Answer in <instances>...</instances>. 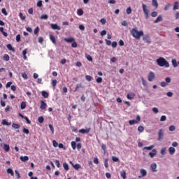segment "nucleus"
<instances>
[{
  "mask_svg": "<svg viewBox=\"0 0 179 179\" xmlns=\"http://www.w3.org/2000/svg\"><path fill=\"white\" fill-rule=\"evenodd\" d=\"M131 36L136 38V40H139L142 36H143V31H138L137 28H133L130 31Z\"/></svg>",
  "mask_w": 179,
  "mask_h": 179,
  "instance_id": "1",
  "label": "nucleus"
},
{
  "mask_svg": "<svg viewBox=\"0 0 179 179\" xmlns=\"http://www.w3.org/2000/svg\"><path fill=\"white\" fill-rule=\"evenodd\" d=\"M156 62L159 66H165V68H169L170 66V64L164 57H159L157 59Z\"/></svg>",
  "mask_w": 179,
  "mask_h": 179,
  "instance_id": "2",
  "label": "nucleus"
},
{
  "mask_svg": "<svg viewBox=\"0 0 179 179\" xmlns=\"http://www.w3.org/2000/svg\"><path fill=\"white\" fill-rule=\"evenodd\" d=\"M142 8L144 14L145 15V19H149V10H148V6H146L145 3H143Z\"/></svg>",
  "mask_w": 179,
  "mask_h": 179,
  "instance_id": "3",
  "label": "nucleus"
},
{
  "mask_svg": "<svg viewBox=\"0 0 179 179\" xmlns=\"http://www.w3.org/2000/svg\"><path fill=\"white\" fill-rule=\"evenodd\" d=\"M140 121H141V116L137 115L136 120H129V124L130 125H134V124H138V122H139Z\"/></svg>",
  "mask_w": 179,
  "mask_h": 179,
  "instance_id": "4",
  "label": "nucleus"
},
{
  "mask_svg": "<svg viewBox=\"0 0 179 179\" xmlns=\"http://www.w3.org/2000/svg\"><path fill=\"white\" fill-rule=\"evenodd\" d=\"M156 78V75L153 71H151L148 74V81L149 82H153V80Z\"/></svg>",
  "mask_w": 179,
  "mask_h": 179,
  "instance_id": "5",
  "label": "nucleus"
},
{
  "mask_svg": "<svg viewBox=\"0 0 179 179\" xmlns=\"http://www.w3.org/2000/svg\"><path fill=\"white\" fill-rule=\"evenodd\" d=\"M164 136V132H163V129H159L158 132V141L159 142H162Z\"/></svg>",
  "mask_w": 179,
  "mask_h": 179,
  "instance_id": "6",
  "label": "nucleus"
},
{
  "mask_svg": "<svg viewBox=\"0 0 179 179\" xmlns=\"http://www.w3.org/2000/svg\"><path fill=\"white\" fill-rule=\"evenodd\" d=\"M156 155H157V150H156V149H153L152 152H149V156H150L152 159H153Z\"/></svg>",
  "mask_w": 179,
  "mask_h": 179,
  "instance_id": "7",
  "label": "nucleus"
},
{
  "mask_svg": "<svg viewBox=\"0 0 179 179\" xmlns=\"http://www.w3.org/2000/svg\"><path fill=\"white\" fill-rule=\"evenodd\" d=\"M50 27L53 30H61V27L58 26V24H51Z\"/></svg>",
  "mask_w": 179,
  "mask_h": 179,
  "instance_id": "8",
  "label": "nucleus"
},
{
  "mask_svg": "<svg viewBox=\"0 0 179 179\" xmlns=\"http://www.w3.org/2000/svg\"><path fill=\"white\" fill-rule=\"evenodd\" d=\"M143 41L147 42L148 44H150L152 43V41H150V38H149L148 35H145L143 37Z\"/></svg>",
  "mask_w": 179,
  "mask_h": 179,
  "instance_id": "9",
  "label": "nucleus"
},
{
  "mask_svg": "<svg viewBox=\"0 0 179 179\" xmlns=\"http://www.w3.org/2000/svg\"><path fill=\"white\" fill-rule=\"evenodd\" d=\"M40 108L41 110H45L47 108V103L44 101H41Z\"/></svg>",
  "mask_w": 179,
  "mask_h": 179,
  "instance_id": "10",
  "label": "nucleus"
},
{
  "mask_svg": "<svg viewBox=\"0 0 179 179\" xmlns=\"http://www.w3.org/2000/svg\"><path fill=\"white\" fill-rule=\"evenodd\" d=\"M127 97L129 100H132V99H134V97H135V93L129 92L127 94Z\"/></svg>",
  "mask_w": 179,
  "mask_h": 179,
  "instance_id": "11",
  "label": "nucleus"
},
{
  "mask_svg": "<svg viewBox=\"0 0 179 179\" xmlns=\"http://www.w3.org/2000/svg\"><path fill=\"white\" fill-rule=\"evenodd\" d=\"M80 134H89L90 132V129H81L79 130Z\"/></svg>",
  "mask_w": 179,
  "mask_h": 179,
  "instance_id": "12",
  "label": "nucleus"
},
{
  "mask_svg": "<svg viewBox=\"0 0 179 179\" xmlns=\"http://www.w3.org/2000/svg\"><path fill=\"white\" fill-rule=\"evenodd\" d=\"M70 164H71L73 167V169H75V170H78L79 169H80V164H73V163H72V162L70 161Z\"/></svg>",
  "mask_w": 179,
  "mask_h": 179,
  "instance_id": "13",
  "label": "nucleus"
},
{
  "mask_svg": "<svg viewBox=\"0 0 179 179\" xmlns=\"http://www.w3.org/2000/svg\"><path fill=\"white\" fill-rule=\"evenodd\" d=\"M151 169H152V173L157 171V170H156V169H157V165L156 164V163H152L151 164Z\"/></svg>",
  "mask_w": 179,
  "mask_h": 179,
  "instance_id": "14",
  "label": "nucleus"
},
{
  "mask_svg": "<svg viewBox=\"0 0 179 179\" xmlns=\"http://www.w3.org/2000/svg\"><path fill=\"white\" fill-rule=\"evenodd\" d=\"M50 40L55 44V45H57V41L55 40V36L53 35L49 36Z\"/></svg>",
  "mask_w": 179,
  "mask_h": 179,
  "instance_id": "15",
  "label": "nucleus"
},
{
  "mask_svg": "<svg viewBox=\"0 0 179 179\" xmlns=\"http://www.w3.org/2000/svg\"><path fill=\"white\" fill-rule=\"evenodd\" d=\"M64 41H66V43H73V41H75V38L73 37L65 38Z\"/></svg>",
  "mask_w": 179,
  "mask_h": 179,
  "instance_id": "16",
  "label": "nucleus"
},
{
  "mask_svg": "<svg viewBox=\"0 0 179 179\" xmlns=\"http://www.w3.org/2000/svg\"><path fill=\"white\" fill-rule=\"evenodd\" d=\"M152 6L155 7V9H157V8H159V3L157 2V0H152Z\"/></svg>",
  "mask_w": 179,
  "mask_h": 179,
  "instance_id": "17",
  "label": "nucleus"
},
{
  "mask_svg": "<svg viewBox=\"0 0 179 179\" xmlns=\"http://www.w3.org/2000/svg\"><path fill=\"white\" fill-rule=\"evenodd\" d=\"M163 20V16L159 15L157 19L154 21V23H159Z\"/></svg>",
  "mask_w": 179,
  "mask_h": 179,
  "instance_id": "18",
  "label": "nucleus"
},
{
  "mask_svg": "<svg viewBox=\"0 0 179 179\" xmlns=\"http://www.w3.org/2000/svg\"><path fill=\"white\" fill-rule=\"evenodd\" d=\"M140 173L142 177H146V176L148 175V172L146 171V170L143 169L140 170Z\"/></svg>",
  "mask_w": 179,
  "mask_h": 179,
  "instance_id": "19",
  "label": "nucleus"
},
{
  "mask_svg": "<svg viewBox=\"0 0 179 179\" xmlns=\"http://www.w3.org/2000/svg\"><path fill=\"white\" fill-rule=\"evenodd\" d=\"M169 151V155H174V153H176V148H174L173 147H170Z\"/></svg>",
  "mask_w": 179,
  "mask_h": 179,
  "instance_id": "20",
  "label": "nucleus"
},
{
  "mask_svg": "<svg viewBox=\"0 0 179 179\" xmlns=\"http://www.w3.org/2000/svg\"><path fill=\"white\" fill-rule=\"evenodd\" d=\"M41 94L43 96V97H44V99H48V92H45V91H42L41 92Z\"/></svg>",
  "mask_w": 179,
  "mask_h": 179,
  "instance_id": "21",
  "label": "nucleus"
},
{
  "mask_svg": "<svg viewBox=\"0 0 179 179\" xmlns=\"http://www.w3.org/2000/svg\"><path fill=\"white\" fill-rule=\"evenodd\" d=\"M120 176H121V177H122L123 179L127 178V173L125 172L124 170H122V171L120 172Z\"/></svg>",
  "mask_w": 179,
  "mask_h": 179,
  "instance_id": "22",
  "label": "nucleus"
},
{
  "mask_svg": "<svg viewBox=\"0 0 179 179\" xmlns=\"http://www.w3.org/2000/svg\"><path fill=\"white\" fill-rule=\"evenodd\" d=\"M173 10H177L179 9V3L178 1H176L173 5Z\"/></svg>",
  "mask_w": 179,
  "mask_h": 179,
  "instance_id": "23",
  "label": "nucleus"
},
{
  "mask_svg": "<svg viewBox=\"0 0 179 179\" xmlns=\"http://www.w3.org/2000/svg\"><path fill=\"white\" fill-rule=\"evenodd\" d=\"M3 149H4L6 152H9V150H10V147H9V145L8 144H4Z\"/></svg>",
  "mask_w": 179,
  "mask_h": 179,
  "instance_id": "24",
  "label": "nucleus"
},
{
  "mask_svg": "<svg viewBox=\"0 0 179 179\" xmlns=\"http://www.w3.org/2000/svg\"><path fill=\"white\" fill-rule=\"evenodd\" d=\"M8 50H9V51H13V52H15V48L13 47H12V45L10 44H8L6 45Z\"/></svg>",
  "mask_w": 179,
  "mask_h": 179,
  "instance_id": "25",
  "label": "nucleus"
},
{
  "mask_svg": "<svg viewBox=\"0 0 179 179\" xmlns=\"http://www.w3.org/2000/svg\"><path fill=\"white\" fill-rule=\"evenodd\" d=\"M153 148H155V145H151L148 147H144L143 150H152V149H153Z\"/></svg>",
  "mask_w": 179,
  "mask_h": 179,
  "instance_id": "26",
  "label": "nucleus"
},
{
  "mask_svg": "<svg viewBox=\"0 0 179 179\" xmlns=\"http://www.w3.org/2000/svg\"><path fill=\"white\" fill-rule=\"evenodd\" d=\"M71 145L73 150H75L76 149V141H71Z\"/></svg>",
  "mask_w": 179,
  "mask_h": 179,
  "instance_id": "27",
  "label": "nucleus"
},
{
  "mask_svg": "<svg viewBox=\"0 0 179 179\" xmlns=\"http://www.w3.org/2000/svg\"><path fill=\"white\" fill-rule=\"evenodd\" d=\"M172 64L174 68H177V66H178V64H177V60H176V59H172Z\"/></svg>",
  "mask_w": 179,
  "mask_h": 179,
  "instance_id": "28",
  "label": "nucleus"
},
{
  "mask_svg": "<svg viewBox=\"0 0 179 179\" xmlns=\"http://www.w3.org/2000/svg\"><path fill=\"white\" fill-rule=\"evenodd\" d=\"M63 167H64V170H66V171H68V170H69V165H68L66 164V162H64L63 164Z\"/></svg>",
  "mask_w": 179,
  "mask_h": 179,
  "instance_id": "29",
  "label": "nucleus"
},
{
  "mask_svg": "<svg viewBox=\"0 0 179 179\" xmlns=\"http://www.w3.org/2000/svg\"><path fill=\"white\" fill-rule=\"evenodd\" d=\"M13 128H14L15 129H19V128H20V125L19 124H16V123H13L12 124Z\"/></svg>",
  "mask_w": 179,
  "mask_h": 179,
  "instance_id": "30",
  "label": "nucleus"
},
{
  "mask_svg": "<svg viewBox=\"0 0 179 179\" xmlns=\"http://www.w3.org/2000/svg\"><path fill=\"white\" fill-rule=\"evenodd\" d=\"M20 160L22 162H27V160H29V157L27 156L20 157Z\"/></svg>",
  "mask_w": 179,
  "mask_h": 179,
  "instance_id": "31",
  "label": "nucleus"
},
{
  "mask_svg": "<svg viewBox=\"0 0 179 179\" xmlns=\"http://www.w3.org/2000/svg\"><path fill=\"white\" fill-rule=\"evenodd\" d=\"M141 82L143 86H148V82L145 80V78H143V77H141Z\"/></svg>",
  "mask_w": 179,
  "mask_h": 179,
  "instance_id": "32",
  "label": "nucleus"
},
{
  "mask_svg": "<svg viewBox=\"0 0 179 179\" xmlns=\"http://www.w3.org/2000/svg\"><path fill=\"white\" fill-rule=\"evenodd\" d=\"M20 108L21 110H24L26 108V102L22 101L20 104Z\"/></svg>",
  "mask_w": 179,
  "mask_h": 179,
  "instance_id": "33",
  "label": "nucleus"
},
{
  "mask_svg": "<svg viewBox=\"0 0 179 179\" xmlns=\"http://www.w3.org/2000/svg\"><path fill=\"white\" fill-rule=\"evenodd\" d=\"M77 14L78 15V16H82V15H83V10L82 8H79L77 10Z\"/></svg>",
  "mask_w": 179,
  "mask_h": 179,
  "instance_id": "34",
  "label": "nucleus"
},
{
  "mask_svg": "<svg viewBox=\"0 0 179 179\" xmlns=\"http://www.w3.org/2000/svg\"><path fill=\"white\" fill-rule=\"evenodd\" d=\"M83 87V86H82V84H78L76 87V89L74 90V92H78V90H79V89Z\"/></svg>",
  "mask_w": 179,
  "mask_h": 179,
  "instance_id": "35",
  "label": "nucleus"
},
{
  "mask_svg": "<svg viewBox=\"0 0 179 179\" xmlns=\"http://www.w3.org/2000/svg\"><path fill=\"white\" fill-rule=\"evenodd\" d=\"M3 61H9L10 59V57H9V55H4L3 57Z\"/></svg>",
  "mask_w": 179,
  "mask_h": 179,
  "instance_id": "36",
  "label": "nucleus"
},
{
  "mask_svg": "<svg viewBox=\"0 0 179 179\" xmlns=\"http://www.w3.org/2000/svg\"><path fill=\"white\" fill-rule=\"evenodd\" d=\"M51 85H52L53 89H55V87L57 86V80H52Z\"/></svg>",
  "mask_w": 179,
  "mask_h": 179,
  "instance_id": "37",
  "label": "nucleus"
},
{
  "mask_svg": "<svg viewBox=\"0 0 179 179\" xmlns=\"http://www.w3.org/2000/svg\"><path fill=\"white\" fill-rule=\"evenodd\" d=\"M7 173H8V174H10L11 176H14V173H13V170H12V169H10V168H8V169H7Z\"/></svg>",
  "mask_w": 179,
  "mask_h": 179,
  "instance_id": "38",
  "label": "nucleus"
},
{
  "mask_svg": "<svg viewBox=\"0 0 179 179\" xmlns=\"http://www.w3.org/2000/svg\"><path fill=\"white\" fill-rule=\"evenodd\" d=\"M38 121L39 124H43V122H44V117H43V116H40L38 118Z\"/></svg>",
  "mask_w": 179,
  "mask_h": 179,
  "instance_id": "39",
  "label": "nucleus"
},
{
  "mask_svg": "<svg viewBox=\"0 0 179 179\" xmlns=\"http://www.w3.org/2000/svg\"><path fill=\"white\" fill-rule=\"evenodd\" d=\"M1 13L4 16H8V12H6V9L5 8H1Z\"/></svg>",
  "mask_w": 179,
  "mask_h": 179,
  "instance_id": "40",
  "label": "nucleus"
},
{
  "mask_svg": "<svg viewBox=\"0 0 179 179\" xmlns=\"http://www.w3.org/2000/svg\"><path fill=\"white\" fill-rule=\"evenodd\" d=\"M143 131H145V128L143 127V126H139L138 127V132H143Z\"/></svg>",
  "mask_w": 179,
  "mask_h": 179,
  "instance_id": "41",
  "label": "nucleus"
},
{
  "mask_svg": "<svg viewBox=\"0 0 179 179\" xmlns=\"http://www.w3.org/2000/svg\"><path fill=\"white\" fill-rule=\"evenodd\" d=\"M126 12L127 15H131V13H132V8H131V7L127 8Z\"/></svg>",
  "mask_w": 179,
  "mask_h": 179,
  "instance_id": "42",
  "label": "nucleus"
},
{
  "mask_svg": "<svg viewBox=\"0 0 179 179\" xmlns=\"http://www.w3.org/2000/svg\"><path fill=\"white\" fill-rule=\"evenodd\" d=\"M38 31H40V28L36 27L34 31V34H38Z\"/></svg>",
  "mask_w": 179,
  "mask_h": 179,
  "instance_id": "43",
  "label": "nucleus"
},
{
  "mask_svg": "<svg viewBox=\"0 0 179 179\" xmlns=\"http://www.w3.org/2000/svg\"><path fill=\"white\" fill-rule=\"evenodd\" d=\"M52 145H53V146H54V148H58V142H57V141H55V140H53L52 141Z\"/></svg>",
  "mask_w": 179,
  "mask_h": 179,
  "instance_id": "44",
  "label": "nucleus"
},
{
  "mask_svg": "<svg viewBox=\"0 0 179 179\" xmlns=\"http://www.w3.org/2000/svg\"><path fill=\"white\" fill-rule=\"evenodd\" d=\"M40 19L43 20H47L48 19V15L47 14H45V15H42L41 17H40Z\"/></svg>",
  "mask_w": 179,
  "mask_h": 179,
  "instance_id": "45",
  "label": "nucleus"
},
{
  "mask_svg": "<svg viewBox=\"0 0 179 179\" xmlns=\"http://www.w3.org/2000/svg\"><path fill=\"white\" fill-rule=\"evenodd\" d=\"M1 124L2 125H10V123H8V121H6V120H3Z\"/></svg>",
  "mask_w": 179,
  "mask_h": 179,
  "instance_id": "46",
  "label": "nucleus"
},
{
  "mask_svg": "<svg viewBox=\"0 0 179 179\" xmlns=\"http://www.w3.org/2000/svg\"><path fill=\"white\" fill-rule=\"evenodd\" d=\"M96 82L97 83H101V82H103V78H101V77H98L96 79Z\"/></svg>",
  "mask_w": 179,
  "mask_h": 179,
  "instance_id": "47",
  "label": "nucleus"
},
{
  "mask_svg": "<svg viewBox=\"0 0 179 179\" xmlns=\"http://www.w3.org/2000/svg\"><path fill=\"white\" fill-rule=\"evenodd\" d=\"M112 160L113 162H119L120 159H118V157H115V156H113L112 157Z\"/></svg>",
  "mask_w": 179,
  "mask_h": 179,
  "instance_id": "48",
  "label": "nucleus"
},
{
  "mask_svg": "<svg viewBox=\"0 0 179 179\" xmlns=\"http://www.w3.org/2000/svg\"><path fill=\"white\" fill-rule=\"evenodd\" d=\"M15 176H16V178L17 179H20V174L19 173V171H17V170L15 171Z\"/></svg>",
  "mask_w": 179,
  "mask_h": 179,
  "instance_id": "49",
  "label": "nucleus"
},
{
  "mask_svg": "<svg viewBox=\"0 0 179 179\" xmlns=\"http://www.w3.org/2000/svg\"><path fill=\"white\" fill-rule=\"evenodd\" d=\"M38 41L41 44H43V42L44 41V38H43V37L40 36V37L38 38Z\"/></svg>",
  "mask_w": 179,
  "mask_h": 179,
  "instance_id": "50",
  "label": "nucleus"
},
{
  "mask_svg": "<svg viewBox=\"0 0 179 179\" xmlns=\"http://www.w3.org/2000/svg\"><path fill=\"white\" fill-rule=\"evenodd\" d=\"M22 76L23 79H24L25 80H27V78H28L27 74L25 72L22 73Z\"/></svg>",
  "mask_w": 179,
  "mask_h": 179,
  "instance_id": "51",
  "label": "nucleus"
},
{
  "mask_svg": "<svg viewBox=\"0 0 179 179\" xmlns=\"http://www.w3.org/2000/svg\"><path fill=\"white\" fill-rule=\"evenodd\" d=\"M169 131H176V126H174V125H171V126L169 127Z\"/></svg>",
  "mask_w": 179,
  "mask_h": 179,
  "instance_id": "52",
  "label": "nucleus"
},
{
  "mask_svg": "<svg viewBox=\"0 0 179 179\" xmlns=\"http://www.w3.org/2000/svg\"><path fill=\"white\" fill-rule=\"evenodd\" d=\"M49 128H50L52 134H54V127L52 126V124H49Z\"/></svg>",
  "mask_w": 179,
  "mask_h": 179,
  "instance_id": "53",
  "label": "nucleus"
},
{
  "mask_svg": "<svg viewBox=\"0 0 179 179\" xmlns=\"http://www.w3.org/2000/svg\"><path fill=\"white\" fill-rule=\"evenodd\" d=\"M20 17L21 20H24L26 19V16L23 15V13H20Z\"/></svg>",
  "mask_w": 179,
  "mask_h": 179,
  "instance_id": "54",
  "label": "nucleus"
},
{
  "mask_svg": "<svg viewBox=\"0 0 179 179\" xmlns=\"http://www.w3.org/2000/svg\"><path fill=\"white\" fill-rule=\"evenodd\" d=\"M104 166H105L106 169H108V159H105Z\"/></svg>",
  "mask_w": 179,
  "mask_h": 179,
  "instance_id": "55",
  "label": "nucleus"
},
{
  "mask_svg": "<svg viewBox=\"0 0 179 179\" xmlns=\"http://www.w3.org/2000/svg\"><path fill=\"white\" fill-rule=\"evenodd\" d=\"M85 79L88 82H92V77L90 76H85Z\"/></svg>",
  "mask_w": 179,
  "mask_h": 179,
  "instance_id": "56",
  "label": "nucleus"
},
{
  "mask_svg": "<svg viewBox=\"0 0 179 179\" xmlns=\"http://www.w3.org/2000/svg\"><path fill=\"white\" fill-rule=\"evenodd\" d=\"M166 120H167V117H166V115H162L160 118L161 122L166 121Z\"/></svg>",
  "mask_w": 179,
  "mask_h": 179,
  "instance_id": "57",
  "label": "nucleus"
},
{
  "mask_svg": "<svg viewBox=\"0 0 179 179\" xmlns=\"http://www.w3.org/2000/svg\"><path fill=\"white\" fill-rule=\"evenodd\" d=\"M121 24H122V26L127 27V26H128V22H127V20H124L122 22Z\"/></svg>",
  "mask_w": 179,
  "mask_h": 179,
  "instance_id": "58",
  "label": "nucleus"
},
{
  "mask_svg": "<svg viewBox=\"0 0 179 179\" xmlns=\"http://www.w3.org/2000/svg\"><path fill=\"white\" fill-rule=\"evenodd\" d=\"M151 16H152V17H156V16H157V12L153 11V12L151 13Z\"/></svg>",
  "mask_w": 179,
  "mask_h": 179,
  "instance_id": "59",
  "label": "nucleus"
},
{
  "mask_svg": "<svg viewBox=\"0 0 179 179\" xmlns=\"http://www.w3.org/2000/svg\"><path fill=\"white\" fill-rule=\"evenodd\" d=\"M101 36H106V34H107V31H106V30H102L101 31Z\"/></svg>",
  "mask_w": 179,
  "mask_h": 179,
  "instance_id": "60",
  "label": "nucleus"
},
{
  "mask_svg": "<svg viewBox=\"0 0 179 179\" xmlns=\"http://www.w3.org/2000/svg\"><path fill=\"white\" fill-rule=\"evenodd\" d=\"M22 132L24 134H27V135H28V134H29V131L27 129H26V128L23 129Z\"/></svg>",
  "mask_w": 179,
  "mask_h": 179,
  "instance_id": "61",
  "label": "nucleus"
},
{
  "mask_svg": "<svg viewBox=\"0 0 179 179\" xmlns=\"http://www.w3.org/2000/svg\"><path fill=\"white\" fill-rule=\"evenodd\" d=\"M152 111L155 114H157V113H159V109L157 108H153Z\"/></svg>",
  "mask_w": 179,
  "mask_h": 179,
  "instance_id": "62",
  "label": "nucleus"
},
{
  "mask_svg": "<svg viewBox=\"0 0 179 179\" xmlns=\"http://www.w3.org/2000/svg\"><path fill=\"white\" fill-rule=\"evenodd\" d=\"M106 20L104 18H101L100 20V22L101 23V24H106Z\"/></svg>",
  "mask_w": 179,
  "mask_h": 179,
  "instance_id": "63",
  "label": "nucleus"
},
{
  "mask_svg": "<svg viewBox=\"0 0 179 179\" xmlns=\"http://www.w3.org/2000/svg\"><path fill=\"white\" fill-rule=\"evenodd\" d=\"M16 41L17 43H19V41H20V34H17L16 36Z\"/></svg>",
  "mask_w": 179,
  "mask_h": 179,
  "instance_id": "64",
  "label": "nucleus"
}]
</instances>
